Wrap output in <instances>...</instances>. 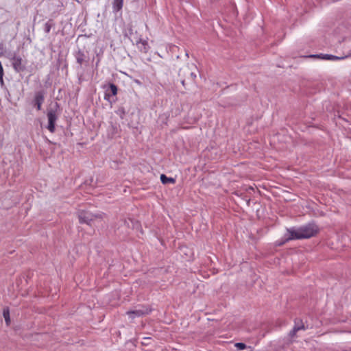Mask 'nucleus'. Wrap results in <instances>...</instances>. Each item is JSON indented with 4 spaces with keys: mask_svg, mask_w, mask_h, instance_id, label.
<instances>
[{
    "mask_svg": "<svg viewBox=\"0 0 351 351\" xmlns=\"http://www.w3.org/2000/svg\"><path fill=\"white\" fill-rule=\"evenodd\" d=\"M107 92L108 93H106L105 97H104L106 99H108V97L110 96V93H111L112 95L115 96L117 94V86L114 84H110L108 89L107 90Z\"/></svg>",
    "mask_w": 351,
    "mask_h": 351,
    "instance_id": "9",
    "label": "nucleus"
},
{
    "mask_svg": "<svg viewBox=\"0 0 351 351\" xmlns=\"http://www.w3.org/2000/svg\"><path fill=\"white\" fill-rule=\"evenodd\" d=\"M48 125L47 129L51 132L55 131V123L58 119L56 110L50 109L47 112Z\"/></svg>",
    "mask_w": 351,
    "mask_h": 351,
    "instance_id": "3",
    "label": "nucleus"
},
{
    "mask_svg": "<svg viewBox=\"0 0 351 351\" xmlns=\"http://www.w3.org/2000/svg\"><path fill=\"white\" fill-rule=\"evenodd\" d=\"M84 56H85L84 53L82 51L79 50L75 54V59L77 62L80 64H82L84 61Z\"/></svg>",
    "mask_w": 351,
    "mask_h": 351,
    "instance_id": "13",
    "label": "nucleus"
},
{
    "mask_svg": "<svg viewBox=\"0 0 351 351\" xmlns=\"http://www.w3.org/2000/svg\"><path fill=\"white\" fill-rule=\"evenodd\" d=\"M138 49L144 53L148 51L149 47L147 40L140 39L136 43Z\"/></svg>",
    "mask_w": 351,
    "mask_h": 351,
    "instance_id": "8",
    "label": "nucleus"
},
{
    "mask_svg": "<svg viewBox=\"0 0 351 351\" xmlns=\"http://www.w3.org/2000/svg\"><path fill=\"white\" fill-rule=\"evenodd\" d=\"M234 346L237 348L239 350H243L246 348V345L243 343H236Z\"/></svg>",
    "mask_w": 351,
    "mask_h": 351,
    "instance_id": "16",
    "label": "nucleus"
},
{
    "mask_svg": "<svg viewBox=\"0 0 351 351\" xmlns=\"http://www.w3.org/2000/svg\"><path fill=\"white\" fill-rule=\"evenodd\" d=\"M191 77L194 80L196 77V74L194 73H191Z\"/></svg>",
    "mask_w": 351,
    "mask_h": 351,
    "instance_id": "18",
    "label": "nucleus"
},
{
    "mask_svg": "<svg viewBox=\"0 0 351 351\" xmlns=\"http://www.w3.org/2000/svg\"><path fill=\"white\" fill-rule=\"evenodd\" d=\"M3 66H2V64L1 62H0V84L1 85H3L4 82H3Z\"/></svg>",
    "mask_w": 351,
    "mask_h": 351,
    "instance_id": "15",
    "label": "nucleus"
},
{
    "mask_svg": "<svg viewBox=\"0 0 351 351\" xmlns=\"http://www.w3.org/2000/svg\"><path fill=\"white\" fill-rule=\"evenodd\" d=\"M308 57L310 58H318L322 60H337L343 59V57H338L333 55L328 54H317V55H311Z\"/></svg>",
    "mask_w": 351,
    "mask_h": 351,
    "instance_id": "7",
    "label": "nucleus"
},
{
    "mask_svg": "<svg viewBox=\"0 0 351 351\" xmlns=\"http://www.w3.org/2000/svg\"><path fill=\"white\" fill-rule=\"evenodd\" d=\"M3 317L5 319L6 324L9 325L10 323V313H9L8 309L3 310Z\"/></svg>",
    "mask_w": 351,
    "mask_h": 351,
    "instance_id": "14",
    "label": "nucleus"
},
{
    "mask_svg": "<svg viewBox=\"0 0 351 351\" xmlns=\"http://www.w3.org/2000/svg\"><path fill=\"white\" fill-rule=\"evenodd\" d=\"M45 99L44 93L43 91L37 92L34 97V103L38 110H41V106Z\"/></svg>",
    "mask_w": 351,
    "mask_h": 351,
    "instance_id": "6",
    "label": "nucleus"
},
{
    "mask_svg": "<svg viewBox=\"0 0 351 351\" xmlns=\"http://www.w3.org/2000/svg\"><path fill=\"white\" fill-rule=\"evenodd\" d=\"M45 32H47V33H49L50 32L51 25L49 23H47L45 24Z\"/></svg>",
    "mask_w": 351,
    "mask_h": 351,
    "instance_id": "17",
    "label": "nucleus"
},
{
    "mask_svg": "<svg viewBox=\"0 0 351 351\" xmlns=\"http://www.w3.org/2000/svg\"><path fill=\"white\" fill-rule=\"evenodd\" d=\"M319 232L318 226L314 223H309L298 228H291L287 229L282 241H277L278 245H282L287 241L293 239H308L314 237Z\"/></svg>",
    "mask_w": 351,
    "mask_h": 351,
    "instance_id": "1",
    "label": "nucleus"
},
{
    "mask_svg": "<svg viewBox=\"0 0 351 351\" xmlns=\"http://www.w3.org/2000/svg\"><path fill=\"white\" fill-rule=\"evenodd\" d=\"M160 180H161V182L164 184H167L169 183L173 184L176 182L174 178L167 177L165 174H162L160 176Z\"/></svg>",
    "mask_w": 351,
    "mask_h": 351,
    "instance_id": "11",
    "label": "nucleus"
},
{
    "mask_svg": "<svg viewBox=\"0 0 351 351\" xmlns=\"http://www.w3.org/2000/svg\"><path fill=\"white\" fill-rule=\"evenodd\" d=\"M150 311L151 310L149 308L143 306L134 311H129L127 312V314L129 315L130 318L134 319L136 317L148 314Z\"/></svg>",
    "mask_w": 351,
    "mask_h": 351,
    "instance_id": "4",
    "label": "nucleus"
},
{
    "mask_svg": "<svg viewBox=\"0 0 351 351\" xmlns=\"http://www.w3.org/2000/svg\"><path fill=\"white\" fill-rule=\"evenodd\" d=\"M7 58L11 62L14 70L20 73L24 71L26 69V61L23 60L22 57L16 52H10L7 54Z\"/></svg>",
    "mask_w": 351,
    "mask_h": 351,
    "instance_id": "2",
    "label": "nucleus"
},
{
    "mask_svg": "<svg viewBox=\"0 0 351 351\" xmlns=\"http://www.w3.org/2000/svg\"><path fill=\"white\" fill-rule=\"evenodd\" d=\"M95 216L92 213L85 211H80L78 214L79 221L80 223H85L90 224V221H93V217Z\"/></svg>",
    "mask_w": 351,
    "mask_h": 351,
    "instance_id": "5",
    "label": "nucleus"
},
{
    "mask_svg": "<svg viewBox=\"0 0 351 351\" xmlns=\"http://www.w3.org/2000/svg\"><path fill=\"white\" fill-rule=\"evenodd\" d=\"M300 330H305L304 325L303 324H296L295 326L293 327V330L290 332L291 336H294L295 333L299 331Z\"/></svg>",
    "mask_w": 351,
    "mask_h": 351,
    "instance_id": "12",
    "label": "nucleus"
},
{
    "mask_svg": "<svg viewBox=\"0 0 351 351\" xmlns=\"http://www.w3.org/2000/svg\"><path fill=\"white\" fill-rule=\"evenodd\" d=\"M123 0H114L112 3V9L114 12H119L123 8Z\"/></svg>",
    "mask_w": 351,
    "mask_h": 351,
    "instance_id": "10",
    "label": "nucleus"
}]
</instances>
